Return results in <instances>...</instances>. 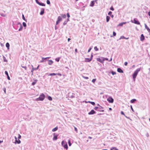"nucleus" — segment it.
Instances as JSON below:
<instances>
[{
    "instance_id": "obj_1",
    "label": "nucleus",
    "mask_w": 150,
    "mask_h": 150,
    "mask_svg": "<svg viewBox=\"0 0 150 150\" xmlns=\"http://www.w3.org/2000/svg\"><path fill=\"white\" fill-rule=\"evenodd\" d=\"M140 70V68H138L134 72L133 74V78L134 81L135 80V78L138 74V72Z\"/></svg>"
},
{
    "instance_id": "obj_2",
    "label": "nucleus",
    "mask_w": 150,
    "mask_h": 150,
    "mask_svg": "<svg viewBox=\"0 0 150 150\" xmlns=\"http://www.w3.org/2000/svg\"><path fill=\"white\" fill-rule=\"evenodd\" d=\"M45 98V95L43 94L42 93L41 95H40L39 97L38 98L36 99V100L37 101H42Z\"/></svg>"
},
{
    "instance_id": "obj_3",
    "label": "nucleus",
    "mask_w": 150,
    "mask_h": 150,
    "mask_svg": "<svg viewBox=\"0 0 150 150\" xmlns=\"http://www.w3.org/2000/svg\"><path fill=\"white\" fill-rule=\"evenodd\" d=\"M62 144L64 148L67 149H68V146L67 143L65 142L64 141H62Z\"/></svg>"
},
{
    "instance_id": "obj_4",
    "label": "nucleus",
    "mask_w": 150,
    "mask_h": 150,
    "mask_svg": "<svg viewBox=\"0 0 150 150\" xmlns=\"http://www.w3.org/2000/svg\"><path fill=\"white\" fill-rule=\"evenodd\" d=\"M107 100L109 103H112L114 101L113 99L112 98L110 97H109L107 98Z\"/></svg>"
},
{
    "instance_id": "obj_5",
    "label": "nucleus",
    "mask_w": 150,
    "mask_h": 150,
    "mask_svg": "<svg viewBox=\"0 0 150 150\" xmlns=\"http://www.w3.org/2000/svg\"><path fill=\"white\" fill-rule=\"evenodd\" d=\"M132 22L137 25L140 24V22L139 21L137 20L136 19H134L133 21H132Z\"/></svg>"
},
{
    "instance_id": "obj_6",
    "label": "nucleus",
    "mask_w": 150,
    "mask_h": 150,
    "mask_svg": "<svg viewBox=\"0 0 150 150\" xmlns=\"http://www.w3.org/2000/svg\"><path fill=\"white\" fill-rule=\"evenodd\" d=\"M36 2L37 4H39L40 5L42 6H45V4H44V3H40L38 2V0H36Z\"/></svg>"
},
{
    "instance_id": "obj_7",
    "label": "nucleus",
    "mask_w": 150,
    "mask_h": 150,
    "mask_svg": "<svg viewBox=\"0 0 150 150\" xmlns=\"http://www.w3.org/2000/svg\"><path fill=\"white\" fill-rule=\"evenodd\" d=\"M95 112L93 110H91V111L90 112L88 113V114L89 115H92L93 114L95 113Z\"/></svg>"
},
{
    "instance_id": "obj_8",
    "label": "nucleus",
    "mask_w": 150,
    "mask_h": 150,
    "mask_svg": "<svg viewBox=\"0 0 150 150\" xmlns=\"http://www.w3.org/2000/svg\"><path fill=\"white\" fill-rule=\"evenodd\" d=\"M144 39V36L143 34L141 35L140 37V40L142 41H143Z\"/></svg>"
},
{
    "instance_id": "obj_9",
    "label": "nucleus",
    "mask_w": 150,
    "mask_h": 150,
    "mask_svg": "<svg viewBox=\"0 0 150 150\" xmlns=\"http://www.w3.org/2000/svg\"><path fill=\"white\" fill-rule=\"evenodd\" d=\"M92 60V58H86L85 61L86 62H90Z\"/></svg>"
},
{
    "instance_id": "obj_10",
    "label": "nucleus",
    "mask_w": 150,
    "mask_h": 150,
    "mask_svg": "<svg viewBox=\"0 0 150 150\" xmlns=\"http://www.w3.org/2000/svg\"><path fill=\"white\" fill-rule=\"evenodd\" d=\"M97 61L99 62L100 63H103V62L104 59H103V60H102L100 58H97Z\"/></svg>"
},
{
    "instance_id": "obj_11",
    "label": "nucleus",
    "mask_w": 150,
    "mask_h": 150,
    "mask_svg": "<svg viewBox=\"0 0 150 150\" xmlns=\"http://www.w3.org/2000/svg\"><path fill=\"white\" fill-rule=\"evenodd\" d=\"M57 136L55 135V133L54 134V137L53 138V140H55L57 139Z\"/></svg>"
},
{
    "instance_id": "obj_12",
    "label": "nucleus",
    "mask_w": 150,
    "mask_h": 150,
    "mask_svg": "<svg viewBox=\"0 0 150 150\" xmlns=\"http://www.w3.org/2000/svg\"><path fill=\"white\" fill-rule=\"evenodd\" d=\"M117 71L118 72L120 73H123V71L120 68H117Z\"/></svg>"
},
{
    "instance_id": "obj_13",
    "label": "nucleus",
    "mask_w": 150,
    "mask_h": 150,
    "mask_svg": "<svg viewBox=\"0 0 150 150\" xmlns=\"http://www.w3.org/2000/svg\"><path fill=\"white\" fill-rule=\"evenodd\" d=\"M94 4V1H91L90 6H93Z\"/></svg>"
},
{
    "instance_id": "obj_14",
    "label": "nucleus",
    "mask_w": 150,
    "mask_h": 150,
    "mask_svg": "<svg viewBox=\"0 0 150 150\" xmlns=\"http://www.w3.org/2000/svg\"><path fill=\"white\" fill-rule=\"evenodd\" d=\"M48 61V64L49 65H51L53 63V62L52 60H49Z\"/></svg>"
},
{
    "instance_id": "obj_15",
    "label": "nucleus",
    "mask_w": 150,
    "mask_h": 150,
    "mask_svg": "<svg viewBox=\"0 0 150 150\" xmlns=\"http://www.w3.org/2000/svg\"><path fill=\"white\" fill-rule=\"evenodd\" d=\"M15 139H16V142L18 144H20L21 143V141L19 140L18 141L17 140V138L16 137H15Z\"/></svg>"
},
{
    "instance_id": "obj_16",
    "label": "nucleus",
    "mask_w": 150,
    "mask_h": 150,
    "mask_svg": "<svg viewBox=\"0 0 150 150\" xmlns=\"http://www.w3.org/2000/svg\"><path fill=\"white\" fill-rule=\"evenodd\" d=\"M58 129V127H56L55 128H53L52 129V131L53 132H55L56 131H57Z\"/></svg>"
},
{
    "instance_id": "obj_17",
    "label": "nucleus",
    "mask_w": 150,
    "mask_h": 150,
    "mask_svg": "<svg viewBox=\"0 0 150 150\" xmlns=\"http://www.w3.org/2000/svg\"><path fill=\"white\" fill-rule=\"evenodd\" d=\"M46 58H45L44 57L42 58V59L40 61V62L41 63L43 62H44V60H46Z\"/></svg>"
},
{
    "instance_id": "obj_18",
    "label": "nucleus",
    "mask_w": 150,
    "mask_h": 150,
    "mask_svg": "<svg viewBox=\"0 0 150 150\" xmlns=\"http://www.w3.org/2000/svg\"><path fill=\"white\" fill-rule=\"evenodd\" d=\"M6 47L7 48V49H9V46H10V45L9 44V43L8 42H7L6 44Z\"/></svg>"
},
{
    "instance_id": "obj_19",
    "label": "nucleus",
    "mask_w": 150,
    "mask_h": 150,
    "mask_svg": "<svg viewBox=\"0 0 150 150\" xmlns=\"http://www.w3.org/2000/svg\"><path fill=\"white\" fill-rule=\"evenodd\" d=\"M129 38H125V37L124 36H121L120 38V39H128Z\"/></svg>"
},
{
    "instance_id": "obj_20",
    "label": "nucleus",
    "mask_w": 150,
    "mask_h": 150,
    "mask_svg": "<svg viewBox=\"0 0 150 150\" xmlns=\"http://www.w3.org/2000/svg\"><path fill=\"white\" fill-rule=\"evenodd\" d=\"M38 80H35L32 83V85L33 86L35 85L36 83L37 82V81Z\"/></svg>"
},
{
    "instance_id": "obj_21",
    "label": "nucleus",
    "mask_w": 150,
    "mask_h": 150,
    "mask_svg": "<svg viewBox=\"0 0 150 150\" xmlns=\"http://www.w3.org/2000/svg\"><path fill=\"white\" fill-rule=\"evenodd\" d=\"M110 19V17L107 16H106V22H107L109 21Z\"/></svg>"
},
{
    "instance_id": "obj_22",
    "label": "nucleus",
    "mask_w": 150,
    "mask_h": 150,
    "mask_svg": "<svg viewBox=\"0 0 150 150\" xmlns=\"http://www.w3.org/2000/svg\"><path fill=\"white\" fill-rule=\"evenodd\" d=\"M58 20L60 21L62 20V18L60 16H59L58 17Z\"/></svg>"
},
{
    "instance_id": "obj_23",
    "label": "nucleus",
    "mask_w": 150,
    "mask_h": 150,
    "mask_svg": "<svg viewBox=\"0 0 150 150\" xmlns=\"http://www.w3.org/2000/svg\"><path fill=\"white\" fill-rule=\"evenodd\" d=\"M136 99H132L130 101V102L131 103H133L134 101H136Z\"/></svg>"
},
{
    "instance_id": "obj_24",
    "label": "nucleus",
    "mask_w": 150,
    "mask_h": 150,
    "mask_svg": "<svg viewBox=\"0 0 150 150\" xmlns=\"http://www.w3.org/2000/svg\"><path fill=\"white\" fill-rule=\"evenodd\" d=\"M61 16L63 18H65L66 17V15L65 14H61Z\"/></svg>"
},
{
    "instance_id": "obj_25",
    "label": "nucleus",
    "mask_w": 150,
    "mask_h": 150,
    "mask_svg": "<svg viewBox=\"0 0 150 150\" xmlns=\"http://www.w3.org/2000/svg\"><path fill=\"white\" fill-rule=\"evenodd\" d=\"M112 149H114V150H118L116 147H112L111 149L110 150H112Z\"/></svg>"
},
{
    "instance_id": "obj_26",
    "label": "nucleus",
    "mask_w": 150,
    "mask_h": 150,
    "mask_svg": "<svg viewBox=\"0 0 150 150\" xmlns=\"http://www.w3.org/2000/svg\"><path fill=\"white\" fill-rule=\"evenodd\" d=\"M88 102L91 103V104H92V105H95V103L94 102L89 101Z\"/></svg>"
},
{
    "instance_id": "obj_27",
    "label": "nucleus",
    "mask_w": 150,
    "mask_h": 150,
    "mask_svg": "<svg viewBox=\"0 0 150 150\" xmlns=\"http://www.w3.org/2000/svg\"><path fill=\"white\" fill-rule=\"evenodd\" d=\"M121 113L122 115H124L126 117L128 118L125 115V114L123 112V111H121Z\"/></svg>"
},
{
    "instance_id": "obj_28",
    "label": "nucleus",
    "mask_w": 150,
    "mask_h": 150,
    "mask_svg": "<svg viewBox=\"0 0 150 150\" xmlns=\"http://www.w3.org/2000/svg\"><path fill=\"white\" fill-rule=\"evenodd\" d=\"M56 74L54 73H51L50 74V75L51 76H52L54 75H56Z\"/></svg>"
},
{
    "instance_id": "obj_29",
    "label": "nucleus",
    "mask_w": 150,
    "mask_h": 150,
    "mask_svg": "<svg viewBox=\"0 0 150 150\" xmlns=\"http://www.w3.org/2000/svg\"><path fill=\"white\" fill-rule=\"evenodd\" d=\"M48 100H50V101L52 100V98L50 96H49L48 97Z\"/></svg>"
},
{
    "instance_id": "obj_30",
    "label": "nucleus",
    "mask_w": 150,
    "mask_h": 150,
    "mask_svg": "<svg viewBox=\"0 0 150 150\" xmlns=\"http://www.w3.org/2000/svg\"><path fill=\"white\" fill-rule=\"evenodd\" d=\"M44 13V9L42 11H41V12L40 13V14L41 15H43Z\"/></svg>"
},
{
    "instance_id": "obj_31",
    "label": "nucleus",
    "mask_w": 150,
    "mask_h": 150,
    "mask_svg": "<svg viewBox=\"0 0 150 150\" xmlns=\"http://www.w3.org/2000/svg\"><path fill=\"white\" fill-rule=\"evenodd\" d=\"M23 25L24 27H25L26 26V23L25 22H23Z\"/></svg>"
},
{
    "instance_id": "obj_32",
    "label": "nucleus",
    "mask_w": 150,
    "mask_h": 150,
    "mask_svg": "<svg viewBox=\"0 0 150 150\" xmlns=\"http://www.w3.org/2000/svg\"><path fill=\"white\" fill-rule=\"evenodd\" d=\"M94 49L96 51H98V48L96 46L94 47Z\"/></svg>"
},
{
    "instance_id": "obj_33",
    "label": "nucleus",
    "mask_w": 150,
    "mask_h": 150,
    "mask_svg": "<svg viewBox=\"0 0 150 150\" xmlns=\"http://www.w3.org/2000/svg\"><path fill=\"white\" fill-rule=\"evenodd\" d=\"M59 58H57L55 60L56 61L58 62L59 61Z\"/></svg>"
},
{
    "instance_id": "obj_34",
    "label": "nucleus",
    "mask_w": 150,
    "mask_h": 150,
    "mask_svg": "<svg viewBox=\"0 0 150 150\" xmlns=\"http://www.w3.org/2000/svg\"><path fill=\"white\" fill-rule=\"evenodd\" d=\"M110 9L113 11L114 10V9L113 8L112 6L110 8Z\"/></svg>"
},
{
    "instance_id": "obj_35",
    "label": "nucleus",
    "mask_w": 150,
    "mask_h": 150,
    "mask_svg": "<svg viewBox=\"0 0 150 150\" xmlns=\"http://www.w3.org/2000/svg\"><path fill=\"white\" fill-rule=\"evenodd\" d=\"M116 33L115 32H113V36H115L116 35Z\"/></svg>"
},
{
    "instance_id": "obj_36",
    "label": "nucleus",
    "mask_w": 150,
    "mask_h": 150,
    "mask_svg": "<svg viewBox=\"0 0 150 150\" xmlns=\"http://www.w3.org/2000/svg\"><path fill=\"white\" fill-rule=\"evenodd\" d=\"M68 144H69V146H71V142H70V140H69L68 141Z\"/></svg>"
},
{
    "instance_id": "obj_37",
    "label": "nucleus",
    "mask_w": 150,
    "mask_h": 150,
    "mask_svg": "<svg viewBox=\"0 0 150 150\" xmlns=\"http://www.w3.org/2000/svg\"><path fill=\"white\" fill-rule=\"evenodd\" d=\"M74 130L76 132H78V130L77 129V128L76 127H74Z\"/></svg>"
},
{
    "instance_id": "obj_38",
    "label": "nucleus",
    "mask_w": 150,
    "mask_h": 150,
    "mask_svg": "<svg viewBox=\"0 0 150 150\" xmlns=\"http://www.w3.org/2000/svg\"><path fill=\"white\" fill-rule=\"evenodd\" d=\"M111 73L113 75H114L115 74H116V73L115 72H114L113 71H112V72H111Z\"/></svg>"
},
{
    "instance_id": "obj_39",
    "label": "nucleus",
    "mask_w": 150,
    "mask_h": 150,
    "mask_svg": "<svg viewBox=\"0 0 150 150\" xmlns=\"http://www.w3.org/2000/svg\"><path fill=\"white\" fill-rule=\"evenodd\" d=\"M148 32H149L150 33V29L148 27L146 29Z\"/></svg>"
},
{
    "instance_id": "obj_40",
    "label": "nucleus",
    "mask_w": 150,
    "mask_h": 150,
    "mask_svg": "<svg viewBox=\"0 0 150 150\" xmlns=\"http://www.w3.org/2000/svg\"><path fill=\"white\" fill-rule=\"evenodd\" d=\"M47 4H50V1L49 0H47Z\"/></svg>"
},
{
    "instance_id": "obj_41",
    "label": "nucleus",
    "mask_w": 150,
    "mask_h": 150,
    "mask_svg": "<svg viewBox=\"0 0 150 150\" xmlns=\"http://www.w3.org/2000/svg\"><path fill=\"white\" fill-rule=\"evenodd\" d=\"M21 67H22V68H24V69L26 70L27 69V67H26V66H21Z\"/></svg>"
},
{
    "instance_id": "obj_42",
    "label": "nucleus",
    "mask_w": 150,
    "mask_h": 150,
    "mask_svg": "<svg viewBox=\"0 0 150 150\" xmlns=\"http://www.w3.org/2000/svg\"><path fill=\"white\" fill-rule=\"evenodd\" d=\"M96 79H93L92 80V82L93 83H94L95 82V81H96Z\"/></svg>"
},
{
    "instance_id": "obj_43",
    "label": "nucleus",
    "mask_w": 150,
    "mask_h": 150,
    "mask_svg": "<svg viewBox=\"0 0 150 150\" xmlns=\"http://www.w3.org/2000/svg\"><path fill=\"white\" fill-rule=\"evenodd\" d=\"M4 61L6 62H7V60L6 59V58L4 57Z\"/></svg>"
},
{
    "instance_id": "obj_44",
    "label": "nucleus",
    "mask_w": 150,
    "mask_h": 150,
    "mask_svg": "<svg viewBox=\"0 0 150 150\" xmlns=\"http://www.w3.org/2000/svg\"><path fill=\"white\" fill-rule=\"evenodd\" d=\"M5 74L7 76L8 75V72L7 71H5Z\"/></svg>"
},
{
    "instance_id": "obj_45",
    "label": "nucleus",
    "mask_w": 150,
    "mask_h": 150,
    "mask_svg": "<svg viewBox=\"0 0 150 150\" xmlns=\"http://www.w3.org/2000/svg\"><path fill=\"white\" fill-rule=\"evenodd\" d=\"M67 17L68 18H69V17H70V15H69V13H67Z\"/></svg>"
},
{
    "instance_id": "obj_46",
    "label": "nucleus",
    "mask_w": 150,
    "mask_h": 150,
    "mask_svg": "<svg viewBox=\"0 0 150 150\" xmlns=\"http://www.w3.org/2000/svg\"><path fill=\"white\" fill-rule=\"evenodd\" d=\"M18 139H20L21 138V136L20 134H18Z\"/></svg>"
},
{
    "instance_id": "obj_47",
    "label": "nucleus",
    "mask_w": 150,
    "mask_h": 150,
    "mask_svg": "<svg viewBox=\"0 0 150 150\" xmlns=\"http://www.w3.org/2000/svg\"><path fill=\"white\" fill-rule=\"evenodd\" d=\"M56 74H57L56 75H58L59 76H62V74L60 73H59Z\"/></svg>"
},
{
    "instance_id": "obj_48",
    "label": "nucleus",
    "mask_w": 150,
    "mask_h": 150,
    "mask_svg": "<svg viewBox=\"0 0 150 150\" xmlns=\"http://www.w3.org/2000/svg\"><path fill=\"white\" fill-rule=\"evenodd\" d=\"M22 28H23L22 26V25H21L20 28L19 29V30L20 31L21 30V29H22Z\"/></svg>"
},
{
    "instance_id": "obj_49",
    "label": "nucleus",
    "mask_w": 150,
    "mask_h": 150,
    "mask_svg": "<svg viewBox=\"0 0 150 150\" xmlns=\"http://www.w3.org/2000/svg\"><path fill=\"white\" fill-rule=\"evenodd\" d=\"M4 91L5 93H6V89L5 88H4Z\"/></svg>"
},
{
    "instance_id": "obj_50",
    "label": "nucleus",
    "mask_w": 150,
    "mask_h": 150,
    "mask_svg": "<svg viewBox=\"0 0 150 150\" xmlns=\"http://www.w3.org/2000/svg\"><path fill=\"white\" fill-rule=\"evenodd\" d=\"M130 107H131V109L132 110V111L133 112H134V110L133 108H132V105L130 106Z\"/></svg>"
},
{
    "instance_id": "obj_51",
    "label": "nucleus",
    "mask_w": 150,
    "mask_h": 150,
    "mask_svg": "<svg viewBox=\"0 0 150 150\" xmlns=\"http://www.w3.org/2000/svg\"><path fill=\"white\" fill-rule=\"evenodd\" d=\"M112 13V12L111 11H110L108 12V14L109 15H110Z\"/></svg>"
},
{
    "instance_id": "obj_52",
    "label": "nucleus",
    "mask_w": 150,
    "mask_h": 150,
    "mask_svg": "<svg viewBox=\"0 0 150 150\" xmlns=\"http://www.w3.org/2000/svg\"><path fill=\"white\" fill-rule=\"evenodd\" d=\"M22 16H23V19L25 21V18L24 16V15H22Z\"/></svg>"
},
{
    "instance_id": "obj_53",
    "label": "nucleus",
    "mask_w": 150,
    "mask_h": 150,
    "mask_svg": "<svg viewBox=\"0 0 150 150\" xmlns=\"http://www.w3.org/2000/svg\"><path fill=\"white\" fill-rule=\"evenodd\" d=\"M125 65V66H127V62H125L124 63Z\"/></svg>"
},
{
    "instance_id": "obj_54",
    "label": "nucleus",
    "mask_w": 150,
    "mask_h": 150,
    "mask_svg": "<svg viewBox=\"0 0 150 150\" xmlns=\"http://www.w3.org/2000/svg\"><path fill=\"white\" fill-rule=\"evenodd\" d=\"M59 22V21L58 20H57V22H56V24L57 25L58 24Z\"/></svg>"
},
{
    "instance_id": "obj_55",
    "label": "nucleus",
    "mask_w": 150,
    "mask_h": 150,
    "mask_svg": "<svg viewBox=\"0 0 150 150\" xmlns=\"http://www.w3.org/2000/svg\"><path fill=\"white\" fill-rule=\"evenodd\" d=\"M91 48H90L88 49V52H89L91 50Z\"/></svg>"
},
{
    "instance_id": "obj_56",
    "label": "nucleus",
    "mask_w": 150,
    "mask_h": 150,
    "mask_svg": "<svg viewBox=\"0 0 150 150\" xmlns=\"http://www.w3.org/2000/svg\"><path fill=\"white\" fill-rule=\"evenodd\" d=\"M123 24L122 23H120L119 24V26H122V25Z\"/></svg>"
},
{
    "instance_id": "obj_57",
    "label": "nucleus",
    "mask_w": 150,
    "mask_h": 150,
    "mask_svg": "<svg viewBox=\"0 0 150 150\" xmlns=\"http://www.w3.org/2000/svg\"><path fill=\"white\" fill-rule=\"evenodd\" d=\"M98 108V107H96L94 108V109L95 110H97Z\"/></svg>"
},
{
    "instance_id": "obj_58",
    "label": "nucleus",
    "mask_w": 150,
    "mask_h": 150,
    "mask_svg": "<svg viewBox=\"0 0 150 150\" xmlns=\"http://www.w3.org/2000/svg\"><path fill=\"white\" fill-rule=\"evenodd\" d=\"M7 79L8 80H10V77L8 75L7 76Z\"/></svg>"
},
{
    "instance_id": "obj_59",
    "label": "nucleus",
    "mask_w": 150,
    "mask_h": 150,
    "mask_svg": "<svg viewBox=\"0 0 150 150\" xmlns=\"http://www.w3.org/2000/svg\"><path fill=\"white\" fill-rule=\"evenodd\" d=\"M83 78L86 79H88V78L87 77H83Z\"/></svg>"
},
{
    "instance_id": "obj_60",
    "label": "nucleus",
    "mask_w": 150,
    "mask_h": 150,
    "mask_svg": "<svg viewBox=\"0 0 150 150\" xmlns=\"http://www.w3.org/2000/svg\"><path fill=\"white\" fill-rule=\"evenodd\" d=\"M145 28L146 29L148 27L147 26V25L146 24H145Z\"/></svg>"
},
{
    "instance_id": "obj_61",
    "label": "nucleus",
    "mask_w": 150,
    "mask_h": 150,
    "mask_svg": "<svg viewBox=\"0 0 150 150\" xmlns=\"http://www.w3.org/2000/svg\"><path fill=\"white\" fill-rule=\"evenodd\" d=\"M75 52L76 53L77 52V49H76L75 50Z\"/></svg>"
},
{
    "instance_id": "obj_62",
    "label": "nucleus",
    "mask_w": 150,
    "mask_h": 150,
    "mask_svg": "<svg viewBox=\"0 0 150 150\" xmlns=\"http://www.w3.org/2000/svg\"><path fill=\"white\" fill-rule=\"evenodd\" d=\"M99 111H100V112H104V110H99Z\"/></svg>"
},
{
    "instance_id": "obj_63",
    "label": "nucleus",
    "mask_w": 150,
    "mask_h": 150,
    "mask_svg": "<svg viewBox=\"0 0 150 150\" xmlns=\"http://www.w3.org/2000/svg\"><path fill=\"white\" fill-rule=\"evenodd\" d=\"M148 15L150 16V11L148 12Z\"/></svg>"
},
{
    "instance_id": "obj_64",
    "label": "nucleus",
    "mask_w": 150,
    "mask_h": 150,
    "mask_svg": "<svg viewBox=\"0 0 150 150\" xmlns=\"http://www.w3.org/2000/svg\"><path fill=\"white\" fill-rule=\"evenodd\" d=\"M70 39L69 38H68V41H69L70 40Z\"/></svg>"
}]
</instances>
